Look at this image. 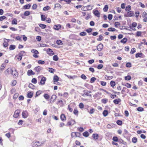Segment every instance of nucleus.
Returning <instances> with one entry per match:
<instances>
[{"label":"nucleus","mask_w":147,"mask_h":147,"mask_svg":"<svg viewBox=\"0 0 147 147\" xmlns=\"http://www.w3.org/2000/svg\"><path fill=\"white\" fill-rule=\"evenodd\" d=\"M31 52L32 53H34L35 54L33 55L34 57L36 58L38 57V56L37 55L38 54L39 52L37 50L34 49H32L31 50Z\"/></svg>","instance_id":"nucleus-1"},{"label":"nucleus","mask_w":147,"mask_h":147,"mask_svg":"<svg viewBox=\"0 0 147 147\" xmlns=\"http://www.w3.org/2000/svg\"><path fill=\"white\" fill-rule=\"evenodd\" d=\"M90 7V5H88L87 6L83 7H82V10L85 11L86 10H90L92 9V7H91L90 8H88V7Z\"/></svg>","instance_id":"nucleus-2"},{"label":"nucleus","mask_w":147,"mask_h":147,"mask_svg":"<svg viewBox=\"0 0 147 147\" xmlns=\"http://www.w3.org/2000/svg\"><path fill=\"white\" fill-rule=\"evenodd\" d=\"M11 74L13 76L14 78H16L18 76V73L15 69L14 70H12V72L11 73Z\"/></svg>","instance_id":"nucleus-3"},{"label":"nucleus","mask_w":147,"mask_h":147,"mask_svg":"<svg viewBox=\"0 0 147 147\" xmlns=\"http://www.w3.org/2000/svg\"><path fill=\"white\" fill-rule=\"evenodd\" d=\"M22 116L24 118H27L28 116V113L27 111H23L22 113Z\"/></svg>","instance_id":"nucleus-4"},{"label":"nucleus","mask_w":147,"mask_h":147,"mask_svg":"<svg viewBox=\"0 0 147 147\" xmlns=\"http://www.w3.org/2000/svg\"><path fill=\"white\" fill-rule=\"evenodd\" d=\"M83 91L84 93L82 95V96H84V95H86L90 96V97L91 96V94H90V93H91V91H88L84 90Z\"/></svg>","instance_id":"nucleus-5"},{"label":"nucleus","mask_w":147,"mask_h":147,"mask_svg":"<svg viewBox=\"0 0 147 147\" xmlns=\"http://www.w3.org/2000/svg\"><path fill=\"white\" fill-rule=\"evenodd\" d=\"M134 12L133 11H131L128 12L127 14L125 15L126 17H131L134 15Z\"/></svg>","instance_id":"nucleus-6"},{"label":"nucleus","mask_w":147,"mask_h":147,"mask_svg":"<svg viewBox=\"0 0 147 147\" xmlns=\"http://www.w3.org/2000/svg\"><path fill=\"white\" fill-rule=\"evenodd\" d=\"M20 111L19 110H16L13 115V117L15 118L18 117L19 116V113Z\"/></svg>","instance_id":"nucleus-7"},{"label":"nucleus","mask_w":147,"mask_h":147,"mask_svg":"<svg viewBox=\"0 0 147 147\" xmlns=\"http://www.w3.org/2000/svg\"><path fill=\"white\" fill-rule=\"evenodd\" d=\"M75 123L76 122L75 120L73 119H71L67 122V125H72Z\"/></svg>","instance_id":"nucleus-8"},{"label":"nucleus","mask_w":147,"mask_h":147,"mask_svg":"<svg viewBox=\"0 0 147 147\" xmlns=\"http://www.w3.org/2000/svg\"><path fill=\"white\" fill-rule=\"evenodd\" d=\"M135 57L137 58L139 57L143 58L144 57V55L142 53H138L136 54Z\"/></svg>","instance_id":"nucleus-9"},{"label":"nucleus","mask_w":147,"mask_h":147,"mask_svg":"<svg viewBox=\"0 0 147 147\" xmlns=\"http://www.w3.org/2000/svg\"><path fill=\"white\" fill-rule=\"evenodd\" d=\"M46 81V78L45 77H42L40 82V84L41 85L44 84Z\"/></svg>","instance_id":"nucleus-10"},{"label":"nucleus","mask_w":147,"mask_h":147,"mask_svg":"<svg viewBox=\"0 0 147 147\" xmlns=\"http://www.w3.org/2000/svg\"><path fill=\"white\" fill-rule=\"evenodd\" d=\"M74 135H76V137H80L81 135V134L79 132H73L71 134V136H74Z\"/></svg>","instance_id":"nucleus-11"},{"label":"nucleus","mask_w":147,"mask_h":147,"mask_svg":"<svg viewBox=\"0 0 147 147\" xmlns=\"http://www.w3.org/2000/svg\"><path fill=\"white\" fill-rule=\"evenodd\" d=\"M43 68L40 66H38L34 68V70L37 72L39 73L41 70H42Z\"/></svg>","instance_id":"nucleus-12"},{"label":"nucleus","mask_w":147,"mask_h":147,"mask_svg":"<svg viewBox=\"0 0 147 147\" xmlns=\"http://www.w3.org/2000/svg\"><path fill=\"white\" fill-rule=\"evenodd\" d=\"M121 100L120 98L116 99L113 100V102L115 104H118L119 102H121Z\"/></svg>","instance_id":"nucleus-13"},{"label":"nucleus","mask_w":147,"mask_h":147,"mask_svg":"<svg viewBox=\"0 0 147 147\" xmlns=\"http://www.w3.org/2000/svg\"><path fill=\"white\" fill-rule=\"evenodd\" d=\"M61 119L63 121H65L66 120V117L65 115L63 114H61Z\"/></svg>","instance_id":"nucleus-14"},{"label":"nucleus","mask_w":147,"mask_h":147,"mask_svg":"<svg viewBox=\"0 0 147 147\" xmlns=\"http://www.w3.org/2000/svg\"><path fill=\"white\" fill-rule=\"evenodd\" d=\"M35 74L33 71L32 70H28L27 72V74L28 76H30L32 75H34Z\"/></svg>","instance_id":"nucleus-15"},{"label":"nucleus","mask_w":147,"mask_h":147,"mask_svg":"<svg viewBox=\"0 0 147 147\" xmlns=\"http://www.w3.org/2000/svg\"><path fill=\"white\" fill-rule=\"evenodd\" d=\"M44 142V141L42 142H40H40L38 141H36L35 142V144L36 146H40L41 144H43Z\"/></svg>","instance_id":"nucleus-16"},{"label":"nucleus","mask_w":147,"mask_h":147,"mask_svg":"<svg viewBox=\"0 0 147 147\" xmlns=\"http://www.w3.org/2000/svg\"><path fill=\"white\" fill-rule=\"evenodd\" d=\"M61 28V26L60 24L58 25H55L54 27V28L56 30H59Z\"/></svg>","instance_id":"nucleus-17"},{"label":"nucleus","mask_w":147,"mask_h":147,"mask_svg":"<svg viewBox=\"0 0 147 147\" xmlns=\"http://www.w3.org/2000/svg\"><path fill=\"white\" fill-rule=\"evenodd\" d=\"M109 9L108 6L107 5H105L104 7L103 8V11L104 12H107Z\"/></svg>","instance_id":"nucleus-18"},{"label":"nucleus","mask_w":147,"mask_h":147,"mask_svg":"<svg viewBox=\"0 0 147 147\" xmlns=\"http://www.w3.org/2000/svg\"><path fill=\"white\" fill-rule=\"evenodd\" d=\"M33 95V93L31 92H30L28 93L27 95V97L29 98H32Z\"/></svg>","instance_id":"nucleus-19"},{"label":"nucleus","mask_w":147,"mask_h":147,"mask_svg":"<svg viewBox=\"0 0 147 147\" xmlns=\"http://www.w3.org/2000/svg\"><path fill=\"white\" fill-rule=\"evenodd\" d=\"M31 6V5L30 4H27L25 5L24 6H23L24 8L25 9H29L30 8Z\"/></svg>","instance_id":"nucleus-20"},{"label":"nucleus","mask_w":147,"mask_h":147,"mask_svg":"<svg viewBox=\"0 0 147 147\" xmlns=\"http://www.w3.org/2000/svg\"><path fill=\"white\" fill-rule=\"evenodd\" d=\"M94 13L95 16L97 17L100 16L98 10H96L94 11Z\"/></svg>","instance_id":"nucleus-21"},{"label":"nucleus","mask_w":147,"mask_h":147,"mask_svg":"<svg viewBox=\"0 0 147 147\" xmlns=\"http://www.w3.org/2000/svg\"><path fill=\"white\" fill-rule=\"evenodd\" d=\"M127 41V39L126 38H125L122 39L120 41V42L123 43H125Z\"/></svg>","instance_id":"nucleus-22"},{"label":"nucleus","mask_w":147,"mask_h":147,"mask_svg":"<svg viewBox=\"0 0 147 147\" xmlns=\"http://www.w3.org/2000/svg\"><path fill=\"white\" fill-rule=\"evenodd\" d=\"M108 30L109 31L114 32L115 31H117V30L115 29V28H110L108 29Z\"/></svg>","instance_id":"nucleus-23"},{"label":"nucleus","mask_w":147,"mask_h":147,"mask_svg":"<svg viewBox=\"0 0 147 147\" xmlns=\"http://www.w3.org/2000/svg\"><path fill=\"white\" fill-rule=\"evenodd\" d=\"M93 138L94 139H97L98 137V135L97 134H93L92 135Z\"/></svg>","instance_id":"nucleus-24"},{"label":"nucleus","mask_w":147,"mask_h":147,"mask_svg":"<svg viewBox=\"0 0 147 147\" xmlns=\"http://www.w3.org/2000/svg\"><path fill=\"white\" fill-rule=\"evenodd\" d=\"M102 114L104 117H106L108 114V111H107L105 110L103 112Z\"/></svg>","instance_id":"nucleus-25"},{"label":"nucleus","mask_w":147,"mask_h":147,"mask_svg":"<svg viewBox=\"0 0 147 147\" xmlns=\"http://www.w3.org/2000/svg\"><path fill=\"white\" fill-rule=\"evenodd\" d=\"M115 82L113 81H111L110 82V85L111 86L113 87L115 85Z\"/></svg>","instance_id":"nucleus-26"},{"label":"nucleus","mask_w":147,"mask_h":147,"mask_svg":"<svg viewBox=\"0 0 147 147\" xmlns=\"http://www.w3.org/2000/svg\"><path fill=\"white\" fill-rule=\"evenodd\" d=\"M47 51L49 53H50L51 54L53 55L54 54V53L53 51L51 49L49 48L47 49Z\"/></svg>","instance_id":"nucleus-27"},{"label":"nucleus","mask_w":147,"mask_h":147,"mask_svg":"<svg viewBox=\"0 0 147 147\" xmlns=\"http://www.w3.org/2000/svg\"><path fill=\"white\" fill-rule=\"evenodd\" d=\"M83 136L85 137H87L89 136V133L87 131H86L85 132L83 133Z\"/></svg>","instance_id":"nucleus-28"},{"label":"nucleus","mask_w":147,"mask_h":147,"mask_svg":"<svg viewBox=\"0 0 147 147\" xmlns=\"http://www.w3.org/2000/svg\"><path fill=\"white\" fill-rule=\"evenodd\" d=\"M39 26L42 29L45 28L46 26V25L42 24H40Z\"/></svg>","instance_id":"nucleus-29"},{"label":"nucleus","mask_w":147,"mask_h":147,"mask_svg":"<svg viewBox=\"0 0 147 147\" xmlns=\"http://www.w3.org/2000/svg\"><path fill=\"white\" fill-rule=\"evenodd\" d=\"M15 47L16 46L15 45H10L9 49L10 50H13L15 48Z\"/></svg>","instance_id":"nucleus-30"},{"label":"nucleus","mask_w":147,"mask_h":147,"mask_svg":"<svg viewBox=\"0 0 147 147\" xmlns=\"http://www.w3.org/2000/svg\"><path fill=\"white\" fill-rule=\"evenodd\" d=\"M57 98V96L55 95H52L51 97V99H54L53 100V102H54L55 101V100Z\"/></svg>","instance_id":"nucleus-31"},{"label":"nucleus","mask_w":147,"mask_h":147,"mask_svg":"<svg viewBox=\"0 0 147 147\" xmlns=\"http://www.w3.org/2000/svg\"><path fill=\"white\" fill-rule=\"evenodd\" d=\"M132 142L134 143H136L137 141V139L136 137H134L132 138Z\"/></svg>","instance_id":"nucleus-32"},{"label":"nucleus","mask_w":147,"mask_h":147,"mask_svg":"<svg viewBox=\"0 0 147 147\" xmlns=\"http://www.w3.org/2000/svg\"><path fill=\"white\" fill-rule=\"evenodd\" d=\"M131 76L129 75H128L125 77V79L126 80H129L131 79Z\"/></svg>","instance_id":"nucleus-33"},{"label":"nucleus","mask_w":147,"mask_h":147,"mask_svg":"<svg viewBox=\"0 0 147 147\" xmlns=\"http://www.w3.org/2000/svg\"><path fill=\"white\" fill-rule=\"evenodd\" d=\"M59 80V78L57 76H55L53 77V80L54 81H57Z\"/></svg>","instance_id":"nucleus-34"},{"label":"nucleus","mask_w":147,"mask_h":147,"mask_svg":"<svg viewBox=\"0 0 147 147\" xmlns=\"http://www.w3.org/2000/svg\"><path fill=\"white\" fill-rule=\"evenodd\" d=\"M58 57L57 55H55L53 57V59L54 61H57L58 60Z\"/></svg>","instance_id":"nucleus-35"},{"label":"nucleus","mask_w":147,"mask_h":147,"mask_svg":"<svg viewBox=\"0 0 147 147\" xmlns=\"http://www.w3.org/2000/svg\"><path fill=\"white\" fill-rule=\"evenodd\" d=\"M131 7L130 6L128 5L125 8V11H129L131 9Z\"/></svg>","instance_id":"nucleus-36"},{"label":"nucleus","mask_w":147,"mask_h":147,"mask_svg":"<svg viewBox=\"0 0 147 147\" xmlns=\"http://www.w3.org/2000/svg\"><path fill=\"white\" fill-rule=\"evenodd\" d=\"M30 13L29 11H25L24 13V16H29V15H30Z\"/></svg>","instance_id":"nucleus-37"},{"label":"nucleus","mask_w":147,"mask_h":147,"mask_svg":"<svg viewBox=\"0 0 147 147\" xmlns=\"http://www.w3.org/2000/svg\"><path fill=\"white\" fill-rule=\"evenodd\" d=\"M96 80V78H95L94 77H92L90 79V82L91 83H92L94 82Z\"/></svg>","instance_id":"nucleus-38"},{"label":"nucleus","mask_w":147,"mask_h":147,"mask_svg":"<svg viewBox=\"0 0 147 147\" xmlns=\"http://www.w3.org/2000/svg\"><path fill=\"white\" fill-rule=\"evenodd\" d=\"M136 51V49L135 48H132L131 49L130 53L131 54H133Z\"/></svg>","instance_id":"nucleus-39"},{"label":"nucleus","mask_w":147,"mask_h":147,"mask_svg":"<svg viewBox=\"0 0 147 147\" xmlns=\"http://www.w3.org/2000/svg\"><path fill=\"white\" fill-rule=\"evenodd\" d=\"M126 67H127L129 68L131 67V63L128 62L126 63Z\"/></svg>","instance_id":"nucleus-40"},{"label":"nucleus","mask_w":147,"mask_h":147,"mask_svg":"<svg viewBox=\"0 0 147 147\" xmlns=\"http://www.w3.org/2000/svg\"><path fill=\"white\" fill-rule=\"evenodd\" d=\"M41 20L42 21H44L46 20V17L44 15H41Z\"/></svg>","instance_id":"nucleus-41"},{"label":"nucleus","mask_w":147,"mask_h":147,"mask_svg":"<svg viewBox=\"0 0 147 147\" xmlns=\"http://www.w3.org/2000/svg\"><path fill=\"white\" fill-rule=\"evenodd\" d=\"M105 78L107 80H111L113 78L112 76H108L107 75H105Z\"/></svg>","instance_id":"nucleus-42"},{"label":"nucleus","mask_w":147,"mask_h":147,"mask_svg":"<svg viewBox=\"0 0 147 147\" xmlns=\"http://www.w3.org/2000/svg\"><path fill=\"white\" fill-rule=\"evenodd\" d=\"M102 101L103 103L105 104L108 101V100L107 99L105 98V99H102Z\"/></svg>","instance_id":"nucleus-43"},{"label":"nucleus","mask_w":147,"mask_h":147,"mask_svg":"<svg viewBox=\"0 0 147 147\" xmlns=\"http://www.w3.org/2000/svg\"><path fill=\"white\" fill-rule=\"evenodd\" d=\"M95 111V109L93 108L90 109V111H88L89 113L91 114H93Z\"/></svg>","instance_id":"nucleus-44"},{"label":"nucleus","mask_w":147,"mask_h":147,"mask_svg":"<svg viewBox=\"0 0 147 147\" xmlns=\"http://www.w3.org/2000/svg\"><path fill=\"white\" fill-rule=\"evenodd\" d=\"M50 8V7L49 6H47L45 7H44L43 8V10L44 11H46L47 10H49Z\"/></svg>","instance_id":"nucleus-45"},{"label":"nucleus","mask_w":147,"mask_h":147,"mask_svg":"<svg viewBox=\"0 0 147 147\" xmlns=\"http://www.w3.org/2000/svg\"><path fill=\"white\" fill-rule=\"evenodd\" d=\"M120 24L119 22H116L115 23V26L116 27H118V26L120 25Z\"/></svg>","instance_id":"nucleus-46"},{"label":"nucleus","mask_w":147,"mask_h":147,"mask_svg":"<svg viewBox=\"0 0 147 147\" xmlns=\"http://www.w3.org/2000/svg\"><path fill=\"white\" fill-rule=\"evenodd\" d=\"M86 35V33L85 32H83L80 33V35L81 36H85Z\"/></svg>","instance_id":"nucleus-47"},{"label":"nucleus","mask_w":147,"mask_h":147,"mask_svg":"<svg viewBox=\"0 0 147 147\" xmlns=\"http://www.w3.org/2000/svg\"><path fill=\"white\" fill-rule=\"evenodd\" d=\"M44 97L46 99H48L50 97L49 95L47 94H45L44 95Z\"/></svg>","instance_id":"nucleus-48"},{"label":"nucleus","mask_w":147,"mask_h":147,"mask_svg":"<svg viewBox=\"0 0 147 147\" xmlns=\"http://www.w3.org/2000/svg\"><path fill=\"white\" fill-rule=\"evenodd\" d=\"M19 95V94L18 93H15L13 96V98L14 99H16L18 97Z\"/></svg>","instance_id":"nucleus-49"},{"label":"nucleus","mask_w":147,"mask_h":147,"mask_svg":"<svg viewBox=\"0 0 147 147\" xmlns=\"http://www.w3.org/2000/svg\"><path fill=\"white\" fill-rule=\"evenodd\" d=\"M3 45L4 47H6L8 46V44L7 42L4 41L3 43Z\"/></svg>","instance_id":"nucleus-50"},{"label":"nucleus","mask_w":147,"mask_h":147,"mask_svg":"<svg viewBox=\"0 0 147 147\" xmlns=\"http://www.w3.org/2000/svg\"><path fill=\"white\" fill-rule=\"evenodd\" d=\"M137 110L139 111L142 112L144 111V109L142 107H138L137 108Z\"/></svg>","instance_id":"nucleus-51"},{"label":"nucleus","mask_w":147,"mask_h":147,"mask_svg":"<svg viewBox=\"0 0 147 147\" xmlns=\"http://www.w3.org/2000/svg\"><path fill=\"white\" fill-rule=\"evenodd\" d=\"M117 123L119 125H121L122 123V121L120 120H118L117 121Z\"/></svg>","instance_id":"nucleus-52"},{"label":"nucleus","mask_w":147,"mask_h":147,"mask_svg":"<svg viewBox=\"0 0 147 147\" xmlns=\"http://www.w3.org/2000/svg\"><path fill=\"white\" fill-rule=\"evenodd\" d=\"M16 84V80H14L12 82L11 85L12 86H15Z\"/></svg>","instance_id":"nucleus-53"},{"label":"nucleus","mask_w":147,"mask_h":147,"mask_svg":"<svg viewBox=\"0 0 147 147\" xmlns=\"http://www.w3.org/2000/svg\"><path fill=\"white\" fill-rule=\"evenodd\" d=\"M38 63L39 64L43 65L45 63V62L43 61L40 60L38 61Z\"/></svg>","instance_id":"nucleus-54"},{"label":"nucleus","mask_w":147,"mask_h":147,"mask_svg":"<svg viewBox=\"0 0 147 147\" xmlns=\"http://www.w3.org/2000/svg\"><path fill=\"white\" fill-rule=\"evenodd\" d=\"M142 32L140 31H138L136 32V35L138 36H141Z\"/></svg>","instance_id":"nucleus-55"},{"label":"nucleus","mask_w":147,"mask_h":147,"mask_svg":"<svg viewBox=\"0 0 147 147\" xmlns=\"http://www.w3.org/2000/svg\"><path fill=\"white\" fill-rule=\"evenodd\" d=\"M37 7V5L36 4H34L32 6V9H36Z\"/></svg>","instance_id":"nucleus-56"},{"label":"nucleus","mask_w":147,"mask_h":147,"mask_svg":"<svg viewBox=\"0 0 147 147\" xmlns=\"http://www.w3.org/2000/svg\"><path fill=\"white\" fill-rule=\"evenodd\" d=\"M32 82L34 84H36L37 82V80L35 78H33L32 80Z\"/></svg>","instance_id":"nucleus-57"},{"label":"nucleus","mask_w":147,"mask_h":147,"mask_svg":"<svg viewBox=\"0 0 147 147\" xmlns=\"http://www.w3.org/2000/svg\"><path fill=\"white\" fill-rule=\"evenodd\" d=\"M112 18H113V15L112 14H109L108 15V18L109 20H111Z\"/></svg>","instance_id":"nucleus-58"},{"label":"nucleus","mask_w":147,"mask_h":147,"mask_svg":"<svg viewBox=\"0 0 147 147\" xmlns=\"http://www.w3.org/2000/svg\"><path fill=\"white\" fill-rule=\"evenodd\" d=\"M61 7V5L59 3H56L55 4L54 8L56 7Z\"/></svg>","instance_id":"nucleus-59"},{"label":"nucleus","mask_w":147,"mask_h":147,"mask_svg":"<svg viewBox=\"0 0 147 147\" xmlns=\"http://www.w3.org/2000/svg\"><path fill=\"white\" fill-rule=\"evenodd\" d=\"M81 78L84 80H86V77L84 74H82L81 75Z\"/></svg>","instance_id":"nucleus-60"},{"label":"nucleus","mask_w":147,"mask_h":147,"mask_svg":"<svg viewBox=\"0 0 147 147\" xmlns=\"http://www.w3.org/2000/svg\"><path fill=\"white\" fill-rule=\"evenodd\" d=\"M25 53V52L24 51H22L20 52L19 55L22 57L24 55V54Z\"/></svg>","instance_id":"nucleus-61"},{"label":"nucleus","mask_w":147,"mask_h":147,"mask_svg":"<svg viewBox=\"0 0 147 147\" xmlns=\"http://www.w3.org/2000/svg\"><path fill=\"white\" fill-rule=\"evenodd\" d=\"M49 71L51 72V73H53L54 72L53 71L55 70L51 68H49Z\"/></svg>","instance_id":"nucleus-62"},{"label":"nucleus","mask_w":147,"mask_h":147,"mask_svg":"<svg viewBox=\"0 0 147 147\" xmlns=\"http://www.w3.org/2000/svg\"><path fill=\"white\" fill-rule=\"evenodd\" d=\"M12 23L13 24H17V20L16 19L13 20L12 22Z\"/></svg>","instance_id":"nucleus-63"},{"label":"nucleus","mask_w":147,"mask_h":147,"mask_svg":"<svg viewBox=\"0 0 147 147\" xmlns=\"http://www.w3.org/2000/svg\"><path fill=\"white\" fill-rule=\"evenodd\" d=\"M62 43V41L60 40H57L56 41V43L58 45H61Z\"/></svg>","instance_id":"nucleus-64"}]
</instances>
